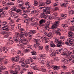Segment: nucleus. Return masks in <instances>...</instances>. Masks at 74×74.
Listing matches in <instances>:
<instances>
[{"label": "nucleus", "mask_w": 74, "mask_h": 74, "mask_svg": "<svg viewBox=\"0 0 74 74\" xmlns=\"http://www.w3.org/2000/svg\"><path fill=\"white\" fill-rule=\"evenodd\" d=\"M46 21L42 19L40 21V24H42V23H45Z\"/></svg>", "instance_id": "obj_36"}, {"label": "nucleus", "mask_w": 74, "mask_h": 74, "mask_svg": "<svg viewBox=\"0 0 74 74\" xmlns=\"http://www.w3.org/2000/svg\"><path fill=\"white\" fill-rule=\"evenodd\" d=\"M42 58H40H40L38 59V62L40 63H41V62H42Z\"/></svg>", "instance_id": "obj_53"}, {"label": "nucleus", "mask_w": 74, "mask_h": 74, "mask_svg": "<svg viewBox=\"0 0 74 74\" xmlns=\"http://www.w3.org/2000/svg\"><path fill=\"white\" fill-rule=\"evenodd\" d=\"M45 61L42 60L41 62V63H40V64H45Z\"/></svg>", "instance_id": "obj_60"}, {"label": "nucleus", "mask_w": 74, "mask_h": 74, "mask_svg": "<svg viewBox=\"0 0 74 74\" xmlns=\"http://www.w3.org/2000/svg\"><path fill=\"white\" fill-rule=\"evenodd\" d=\"M54 60L55 61H57V62H58L59 61V58L58 57H56L54 58Z\"/></svg>", "instance_id": "obj_43"}, {"label": "nucleus", "mask_w": 74, "mask_h": 74, "mask_svg": "<svg viewBox=\"0 0 74 74\" xmlns=\"http://www.w3.org/2000/svg\"><path fill=\"white\" fill-rule=\"evenodd\" d=\"M39 48L40 50H42L43 49V47L41 46H39Z\"/></svg>", "instance_id": "obj_64"}, {"label": "nucleus", "mask_w": 74, "mask_h": 74, "mask_svg": "<svg viewBox=\"0 0 74 74\" xmlns=\"http://www.w3.org/2000/svg\"><path fill=\"white\" fill-rule=\"evenodd\" d=\"M27 49H30V51H31V50H32V49H33V47H32V45H27Z\"/></svg>", "instance_id": "obj_31"}, {"label": "nucleus", "mask_w": 74, "mask_h": 74, "mask_svg": "<svg viewBox=\"0 0 74 74\" xmlns=\"http://www.w3.org/2000/svg\"><path fill=\"white\" fill-rule=\"evenodd\" d=\"M51 9V8L47 7L45 9H44L43 11L45 12L46 15L47 14H50V11L49 10Z\"/></svg>", "instance_id": "obj_8"}, {"label": "nucleus", "mask_w": 74, "mask_h": 74, "mask_svg": "<svg viewBox=\"0 0 74 74\" xmlns=\"http://www.w3.org/2000/svg\"><path fill=\"white\" fill-rule=\"evenodd\" d=\"M8 40L9 41V42L8 43V44H13L14 43V41L12 40V38L9 37L8 39Z\"/></svg>", "instance_id": "obj_25"}, {"label": "nucleus", "mask_w": 74, "mask_h": 74, "mask_svg": "<svg viewBox=\"0 0 74 74\" xmlns=\"http://www.w3.org/2000/svg\"><path fill=\"white\" fill-rule=\"evenodd\" d=\"M45 48L46 49H48L49 48V45H47L45 46Z\"/></svg>", "instance_id": "obj_55"}, {"label": "nucleus", "mask_w": 74, "mask_h": 74, "mask_svg": "<svg viewBox=\"0 0 74 74\" xmlns=\"http://www.w3.org/2000/svg\"><path fill=\"white\" fill-rule=\"evenodd\" d=\"M16 36L14 37L13 39L15 41L18 42H19L18 40L19 38V34L18 32H16Z\"/></svg>", "instance_id": "obj_11"}, {"label": "nucleus", "mask_w": 74, "mask_h": 74, "mask_svg": "<svg viewBox=\"0 0 74 74\" xmlns=\"http://www.w3.org/2000/svg\"><path fill=\"white\" fill-rule=\"evenodd\" d=\"M44 66H41V67L40 68L41 70V71H42L43 72H45V71H46V69L44 68Z\"/></svg>", "instance_id": "obj_33"}, {"label": "nucleus", "mask_w": 74, "mask_h": 74, "mask_svg": "<svg viewBox=\"0 0 74 74\" xmlns=\"http://www.w3.org/2000/svg\"><path fill=\"white\" fill-rule=\"evenodd\" d=\"M34 3L35 6H36L38 5V2L37 1H34Z\"/></svg>", "instance_id": "obj_42"}, {"label": "nucleus", "mask_w": 74, "mask_h": 74, "mask_svg": "<svg viewBox=\"0 0 74 74\" xmlns=\"http://www.w3.org/2000/svg\"><path fill=\"white\" fill-rule=\"evenodd\" d=\"M54 30H55V32H53V34H55V33H57L58 35V36H60L61 35V34L60 33V32L61 31L60 29L58 28V29H54Z\"/></svg>", "instance_id": "obj_16"}, {"label": "nucleus", "mask_w": 74, "mask_h": 74, "mask_svg": "<svg viewBox=\"0 0 74 74\" xmlns=\"http://www.w3.org/2000/svg\"><path fill=\"white\" fill-rule=\"evenodd\" d=\"M32 55H37V52L34 51H32L31 52Z\"/></svg>", "instance_id": "obj_35"}, {"label": "nucleus", "mask_w": 74, "mask_h": 74, "mask_svg": "<svg viewBox=\"0 0 74 74\" xmlns=\"http://www.w3.org/2000/svg\"><path fill=\"white\" fill-rule=\"evenodd\" d=\"M60 23L59 21H56L55 22L54 24L51 27L52 29H55L59 26V23Z\"/></svg>", "instance_id": "obj_9"}, {"label": "nucleus", "mask_w": 74, "mask_h": 74, "mask_svg": "<svg viewBox=\"0 0 74 74\" xmlns=\"http://www.w3.org/2000/svg\"><path fill=\"white\" fill-rule=\"evenodd\" d=\"M58 40L59 38H56L55 42H57V45L58 47L61 48V47H62V45H64V42L63 41V40H61L59 41H58Z\"/></svg>", "instance_id": "obj_5"}, {"label": "nucleus", "mask_w": 74, "mask_h": 74, "mask_svg": "<svg viewBox=\"0 0 74 74\" xmlns=\"http://www.w3.org/2000/svg\"><path fill=\"white\" fill-rule=\"evenodd\" d=\"M30 32L32 33V34H34V33H36V30H31L30 31Z\"/></svg>", "instance_id": "obj_39"}, {"label": "nucleus", "mask_w": 74, "mask_h": 74, "mask_svg": "<svg viewBox=\"0 0 74 74\" xmlns=\"http://www.w3.org/2000/svg\"><path fill=\"white\" fill-rule=\"evenodd\" d=\"M7 21H3L2 22V26H4V25H5L7 24Z\"/></svg>", "instance_id": "obj_45"}, {"label": "nucleus", "mask_w": 74, "mask_h": 74, "mask_svg": "<svg viewBox=\"0 0 74 74\" xmlns=\"http://www.w3.org/2000/svg\"><path fill=\"white\" fill-rule=\"evenodd\" d=\"M4 69H5V67H4L1 66L0 67V72H1V70H4Z\"/></svg>", "instance_id": "obj_50"}, {"label": "nucleus", "mask_w": 74, "mask_h": 74, "mask_svg": "<svg viewBox=\"0 0 74 74\" xmlns=\"http://www.w3.org/2000/svg\"><path fill=\"white\" fill-rule=\"evenodd\" d=\"M30 66L32 69L36 67V65H35V64H31Z\"/></svg>", "instance_id": "obj_40"}, {"label": "nucleus", "mask_w": 74, "mask_h": 74, "mask_svg": "<svg viewBox=\"0 0 74 74\" xmlns=\"http://www.w3.org/2000/svg\"><path fill=\"white\" fill-rule=\"evenodd\" d=\"M42 33H43L47 37H49L48 38H46V39H45L46 40L45 43H47V42H49L50 41V39H51V38H52V37H53V35L52 33H47V32L44 31L43 30L42 31Z\"/></svg>", "instance_id": "obj_3"}, {"label": "nucleus", "mask_w": 74, "mask_h": 74, "mask_svg": "<svg viewBox=\"0 0 74 74\" xmlns=\"http://www.w3.org/2000/svg\"><path fill=\"white\" fill-rule=\"evenodd\" d=\"M8 49H9V48L7 47H3L2 48H1L0 49V53L2 52H4L5 53H7V51H8Z\"/></svg>", "instance_id": "obj_15"}, {"label": "nucleus", "mask_w": 74, "mask_h": 74, "mask_svg": "<svg viewBox=\"0 0 74 74\" xmlns=\"http://www.w3.org/2000/svg\"><path fill=\"white\" fill-rule=\"evenodd\" d=\"M60 74H70V72H66L65 73L63 72H62L60 73Z\"/></svg>", "instance_id": "obj_46"}, {"label": "nucleus", "mask_w": 74, "mask_h": 74, "mask_svg": "<svg viewBox=\"0 0 74 74\" xmlns=\"http://www.w3.org/2000/svg\"><path fill=\"white\" fill-rule=\"evenodd\" d=\"M33 58L34 60H37L38 59V57L36 56H34L33 57Z\"/></svg>", "instance_id": "obj_44"}, {"label": "nucleus", "mask_w": 74, "mask_h": 74, "mask_svg": "<svg viewBox=\"0 0 74 74\" xmlns=\"http://www.w3.org/2000/svg\"><path fill=\"white\" fill-rule=\"evenodd\" d=\"M47 66V67H49L52 69H53V70H57V68H58V66H54L53 65H52L51 64V63L50 62L47 61L46 63Z\"/></svg>", "instance_id": "obj_6"}, {"label": "nucleus", "mask_w": 74, "mask_h": 74, "mask_svg": "<svg viewBox=\"0 0 74 74\" xmlns=\"http://www.w3.org/2000/svg\"><path fill=\"white\" fill-rule=\"evenodd\" d=\"M39 12V10H33L30 12V14H36L37 12Z\"/></svg>", "instance_id": "obj_29"}, {"label": "nucleus", "mask_w": 74, "mask_h": 74, "mask_svg": "<svg viewBox=\"0 0 74 74\" xmlns=\"http://www.w3.org/2000/svg\"><path fill=\"white\" fill-rule=\"evenodd\" d=\"M59 53L58 52V50H56V51H53L50 54L51 57L52 58H54L55 56L56 55V54H59Z\"/></svg>", "instance_id": "obj_14"}, {"label": "nucleus", "mask_w": 74, "mask_h": 74, "mask_svg": "<svg viewBox=\"0 0 74 74\" xmlns=\"http://www.w3.org/2000/svg\"><path fill=\"white\" fill-rule=\"evenodd\" d=\"M15 68L16 70H20V68H19V65H16V66Z\"/></svg>", "instance_id": "obj_51"}, {"label": "nucleus", "mask_w": 74, "mask_h": 74, "mask_svg": "<svg viewBox=\"0 0 74 74\" xmlns=\"http://www.w3.org/2000/svg\"><path fill=\"white\" fill-rule=\"evenodd\" d=\"M73 10H70L69 12V14H73Z\"/></svg>", "instance_id": "obj_63"}, {"label": "nucleus", "mask_w": 74, "mask_h": 74, "mask_svg": "<svg viewBox=\"0 0 74 74\" xmlns=\"http://www.w3.org/2000/svg\"><path fill=\"white\" fill-rule=\"evenodd\" d=\"M40 15L41 18H44L45 19H47V16H46V14H45L44 12L41 13Z\"/></svg>", "instance_id": "obj_21"}, {"label": "nucleus", "mask_w": 74, "mask_h": 74, "mask_svg": "<svg viewBox=\"0 0 74 74\" xmlns=\"http://www.w3.org/2000/svg\"><path fill=\"white\" fill-rule=\"evenodd\" d=\"M40 58L42 59H44L47 58V55L45 54H42L40 56Z\"/></svg>", "instance_id": "obj_28"}, {"label": "nucleus", "mask_w": 74, "mask_h": 74, "mask_svg": "<svg viewBox=\"0 0 74 74\" xmlns=\"http://www.w3.org/2000/svg\"><path fill=\"white\" fill-rule=\"evenodd\" d=\"M51 24L50 22H48L47 23H45V28L46 30L49 31V25Z\"/></svg>", "instance_id": "obj_18"}, {"label": "nucleus", "mask_w": 74, "mask_h": 74, "mask_svg": "<svg viewBox=\"0 0 74 74\" xmlns=\"http://www.w3.org/2000/svg\"><path fill=\"white\" fill-rule=\"evenodd\" d=\"M34 18L33 17L29 18L28 19H26L24 21V23H29V21H31L32 22H34Z\"/></svg>", "instance_id": "obj_13"}, {"label": "nucleus", "mask_w": 74, "mask_h": 74, "mask_svg": "<svg viewBox=\"0 0 74 74\" xmlns=\"http://www.w3.org/2000/svg\"><path fill=\"white\" fill-rule=\"evenodd\" d=\"M72 54H68L67 55H67L66 56L67 59H69L68 60L69 61V62H71L72 60L73 59H74V56H71V55Z\"/></svg>", "instance_id": "obj_12"}, {"label": "nucleus", "mask_w": 74, "mask_h": 74, "mask_svg": "<svg viewBox=\"0 0 74 74\" xmlns=\"http://www.w3.org/2000/svg\"><path fill=\"white\" fill-rule=\"evenodd\" d=\"M20 7L21 9H22V10H23V11H24V10H26V8L23 6V5L21 6H20Z\"/></svg>", "instance_id": "obj_41"}, {"label": "nucleus", "mask_w": 74, "mask_h": 74, "mask_svg": "<svg viewBox=\"0 0 74 74\" xmlns=\"http://www.w3.org/2000/svg\"><path fill=\"white\" fill-rule=\"evenodd\" d=\"M66 3H61V7H66L67 4H69V1H66Z\"/></svg>", "instance_id": "obj_27"}, {"label": "nucleus", "mask_w": 74, "mask_h": 74, "mask_svg": "<svg viewBox=\"0 0 74 74\" xmlns=\"http://www.w3.org/2000/svg\"><path fill=\"white\" fill-rule=\"evenodd\" d=\"M18 3H20L19 4V5L20 6H22V5H23V3H24V2L22 0H17Z\"/></svg>", "instance_id": "obj_23"}, {"label": "nucleus", "mask_w": 74, "mask_h": 74, "mask_svg": "<svg viewBox=\"0 0 74 74\" xmlns=\"http://www.w3.org/2000/svg\"><path fill=\"white\" fill-rule=\"evenodd\" d=\"M23 12V15L22 16L24 18H26L27 16V14H26L27 11L26 10H24Z\"/></svg>", "instance_id": "obj_24"}, {"label": "nucleus", "mask_w": 74, "mask_h": 74, "mask_svg": "<svg viewBox=\"0 0 74 74\" xmlns=\"http://www.w3.org/2000/svg\"><path fill=\"white\" fill-rule=\"evenodd\" d=\"M50 46L51 47L54 48V47H56V45H55V43H54L50 44Z\"/></svg>", "instance_id": "obj_38"}, {"label": "nucleus", "mask_w": 74, "mask_h": 74, "mask_svg": "<svg viewBox=\"0 0 74 74\" xmlns=\"http://www.w3.org/2000/svg\"><path fill=\"white\" fill-rule=\"evenodd\" d=\"M62 67L63 68L64 70H66V69H67V67L66 66H64V65H63L62 66Z\"/></svg>", "instance_id": "obj_57"}, {"label": "nucleus", "mask_w": 74, "mask_h": 74, "mask_svg": "<svg viewBox=\"0 0 74 74\" xmlns=\"http://www.w3.org/2000/svg\"><path fill=\"white\" fill-rule=\"evenodd\" d=\"M53 5L54 7H57L58 5V3H56L53 4Z\"/></svg>", "instance_id": "obj_61"}, {"label": "nucleus", "mask_w": 74, "mask_h": 74, "mask_svg": "<svg viewBox=\"0 0 74 74\" xmlns=\"http://www.w3.org/2000/svg\"><path fill=\"white\" fill-rule=\"evenodd\" d=\"M53 17L52 16H50L49 17V19H53Z\"/></svg>", "instance_id": "obj_59"}, {"label": "nucleus", "mask_w": 74, "mask_h": 74, "mask_svg": "<svg viewBox=\"0 0 74 74\" xmlns=\"http://www.w3.org/2000/svg\"><path fill=\"white\" fill-rule=\"evenodd\" d=\"M52 2V0H46V4L49 5Z\"/></svg>", "instance_id": "obj_32"}, {"label": "nucleus", "mask_w": 74, "mask_h": 74, "mask_svg": "<svg viewBox=\"0 0 74 74\" xmlns=\"http://www.w3.org/2000/svg\"><path fill=\"white\" fill-rule=\"evenodd\" d=\"M39 45H40V44L38 43H37L36 44H35L34 47V48H37V47H38Z\"/></svg>", "instance_id": "obj_37"}, {"label": "nucleus", "mask_w": 74, "mask_h": 74, "mask_svg": "<svg viewBox=\"0 0 74 74\" xmlns=\"http://www.w3.org/2000/svg\"><path fill=\"white\" fill-rule=\"evenodd\" d=\"M38 38V39L36 38V39H34V40L33 41L34 42H38V40H41V39L42 38H41V37L40 36Z\"/></svg>", "instance_id": "obj_30"}, {"label": "nucleus", "mask_w": 74, "mask_h": 74, "mask_svg": "<svg viewBox=\"0 0 74 74\" xmlns=\"http://www.w3.org/2000/svg\"><path fill=\"white\" fill-rule=\"evenodd\" d=\"M60 15L61 17H62V19H66V18H67V15L66 14L62 13Z\"/></svg>", "instance_id": "obj_22"}, {"label": "nucleus", "mask_w": 74, "mask_h": 74, "mask_svg": "<svg viewBox=\"0 0 74 74\" xmlns=\"http://www.w3.org/2000/svg\"><path fill=\"white\" fill-rule=\"evenodd\" d=\"M10 11L11 12H9V13L11 15V16L13 18H19V16H18V14H15V13L14 12L11 11V10Z\"/></svg>", "instance_id": "obj_10"}, {"label": "nucleus", "mask_w": 74, "mask_h": 74, "mask_svg": "<svg viewBox=\"0 0 74 74\" xmlns=\"http://www.w3.org/2000/svg\"><path fill=\"white\" fill-rule=\"evenodd\" d=\"M58 52L59 53H61V52H62V51H63V49H60L59 50H58Z\"/></svg>", "instance_id": "obj_52"}, {"label": "nucleus", "mask_w": 74, "mask_h": 74, "mask_svg": "<svg viewBox=\"0 0 74 74\" xmlns=\"http://www.w3.org/2000/svg\"><path fill=\"white\" fill-rule=\"evenodd\" d=\"M8 5H14V3L13 2H10L8 4Z\"/></svg>", "instance_id": "obj_62"}, {"label": "nucleus", "mask_w": 74, "mask_h": 74, "mask_svg": "<svg viewBox=\"0 0 74 74\" xmlns=\"http://www.w3.org/2000/svg\"><path fill=\"white\" fill-rule=\"evenodd\" d=\"M61 27H63L64 28L66 27H67V25L63 24L61 25Z\"/></svg>", "instance_id": "obj_48"}, {"label": "nucleus", "mask_w": 74, "mask_h": 74, "mask_svg": "<svg viewBox=\"0 0 74 74\" xmlns=\"http://www.w3.org/2000/svg\"><path fill=\"white\" fill-rule=\"evenodd\" d=\"M73 36H74V34H73V33L71 32H69L68 37L70 38L67 39V41H68V42H65V44L67 45L73 46L72 47H70L69 48L70 49V50H72V51H74L73 48H74V45H73V42L74 41V38Z\"/></svg>", "instance_id": "obj_1"}, {"label": "nucleus", "mask_w": 74, "mask_h": 74, "mask_svg": "<svg viewBox=\"0 0 74 74\" xmlns=\"http://www.w3.org/2000/svg\"><path fill=\"white\" fill-rule=\"evenodd\" d=\"M70 29L71 31H74V26H71L70 27Z\"/></svg>", "instance_id": "obj_47"}, {"label": "nucleus", "mask_w": 74, "mask_h": 74, "mask_svg": "<svg viewBox=\"0 0 74 74\" xmlns=\"http://www.w3.org/2000/svg\"><path fill=\"white\" fill-rule=\"evenodd\" d=\"M25 5H27V6H29V4H30V3H29V2H27L25 3Z\"/></svg>", "instance_id": "obj_54"}, {"label": "nucleus", "mask_w": 74, "mask_h": 74, "mask_svg": "<svg viewBox=\"0 0 74 74\" xmlns=\"http://www.w3.org/2000/svg\"><path fill=\"white\" fill-rule=\"evenodd\" d=\"M73 54V53L69 51H68L66 50L64 51V52L62 53V55H67V54Z\"/></svg>", "instance_id": "obj_20"}, {"label": "nucleus", "mask_w": 74, "mask_h": 74, "mask_svg": "<svg viewBox=\"0 0 74 74\" xmlns=\"http://www.w3.org/2000/svg\"><path fill=\"white\" fill-rule=\"evenodd\" d=\"M11 60L12 62H17L19 60V58L18 56H16L15 58L12 57V58Z\"/></svg>", "instance_id": "obj_19"}, {"label": "nucleus", "mask_w": 74, "mask_h": 74, "mask_svg": "<svg viewBox=\"0 0 74 74\" xmlns=\"http://www.w3.org/2000/svg\"><path fill=\"white\" fill-rule=\"evenodd\" d=\"M16 7L15 6H14L11 9V11H16Z\"/></svg>", "instance_id": "obj_49"}, {"label": "nucleus", "mask_w": 74, "mask_h": 74, "mask_svg": "<svg viewBox=\"0 0 74 74\" xmlns=\"http://www.w3.org/2000/svg\"><path fill=\"white\" fill-rule=\"evenodd\" d=\"M1 29L2 30H4L5 32H9L10 29L8 28V26L6 25L5 26L2 27Z\"/></svg>", "instance_id": "obj_17"}, {"label": "nucleus", "mask_w": 74, "mask_h": 74, "mask_svg": "<svg viewBox=\"0 0 74 74\" xmlns=\"http://www.w3.org/2000/svg\"><path fill=\"white\" fill-rule=\"evenodd\" d=\"M39 7H42L40 8L41 9H42L43 8H45V3L42 2L39 4Z\"/></svg>", "instance_id": "obj_26"}, {"label": "nucleus", "mask_w": 74, "mask_h": 74, "mask_svg": "<svg viewBox=\"0 0 74 74\" xmlns=\"http://www.w3.org/2000/svg\"><path fill=\"white\" fill-rule=\"evenodd\" d=\"M23 42H25V43H23L24 45H27V44L29 42V41H28L26 39H22L20 40L19 41V44H17V45L18 47H20L21 48H22V49H24V46L22 45V44L20 43H22Z\"/></svg>", "instance_id": "obj_4"}, {"label": "nucleus", "mask_w": 74, "mask_h": 74, "mask_svg": "<svg viewBox=\"0 0 74 74\" xmlns=\"http://www.w3.org/2000/svg\"><path fill=\"white\" fill-rule=\"evenodd\" d=\"M34 61L32 58L25 60L23 59H21L20 61V63H21L22 67H24L25 68H28L29 66L27 64H29L30 63H33Z\"/></svg>", "instance_id": "obj_2"}, {"label": "nucleus", "mask_w": 74, "mask_h": 74, "mask_svg": "<svg viewBox=\"0 0 74 74\" xmlns=\"http://www.w3.org/2000/svg\"><path fill=\"white\" fill-rule=\"evenodd\" d=\"M34 26L35 27H36V26H37V25L38 24L37 23H36V22H35L34 23H33Z\"/></svg>", "instance_id": "obj_58"}, {"label": "nucleus", "mask_w": 74, "mask_h": 74, "mask_svg": "<svg viewBox=\"0 0 74 74\" xmlns=\"http://www.w3.org/2000/svg\"><path fill=\"white\" fill-rule=\"evenodd\" d=\"M23 52H24V53L29 52H30V49H25L23 50Z\"/></svg>", "instance_id": "obj_34"}, {"label": "nucleus", "mask_w": 74, "mask_h": 74, "mask_svg": "<svg viewBox=\"0 0 74 74\" xmlns=\"http://www.w3.org/2000/svg\"><path fill=\"white\" fill-rule=\"evenodd\" d=\"M22 32H21V35L20 37L21 38L23 37L24 38L25 37V36H28V37H32L33 36V34L30 32L28 34L26 32L24 34H22Z\"/></svg>", "instance_id": "obj_7"}, {"label": "nucleus", "mask_w": 74, "mask_h": 74, "mask_svg": "<svg viewBox=\"0 0 74 74\" xmlns=\"http://www.w3.org/2000/svg\"><path fill=\"white\" fill-rule=\"evenodd\" d=\"M63 62L64 63H66L68 62L67 60L64 59L63 60Z\"/></svg>", "instance_id": "obj_56"}]
</instances>
